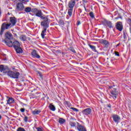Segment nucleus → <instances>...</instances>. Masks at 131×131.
<instances>
[{
    "label": "nucleus",
    "mask_w": 131,
    "mask_h": 131,
    "mask_svg": "<svg viewBox=\"0 0 131 131\" xmlns=\"http://www.w3.org/2000/svg\"><path fill=\"white\" fill-rule=\"evenodd\" d=\"M102 24L104 25V26H106V27H109V28H113L112 23H111L110 21L104 20L103 21Z\"/></svg>",
    "instance_id": "7"
},
{
    "label": "nucleus",
    "mask_w": 131,
    "mask_h": 131,
    "mask_svg": "<svg viewBox=\"0 0 131 131\" xmlns=\"http://www.w3.org/2000/svg\"><path fill=\"white\" fill-rule=\"evenodd\" d=\"M15 50L16 53H17V54H20V53H22V52H23L22 49L20 47L15 48Z\"/></svg>",
    "instance_id": "23"
},
{
    "label": "nucleus",
    "mask_w": 131,
    "mask_h": 131,
    "mask_svg": "<svg viewBox=\"0 0 131 131\" xmlns=\"http://www.w3.org/2000/svg\"><path fill=\"white\" fill-rule=\"evenodd\" d=\"M35 15L37 17H39L41 19L43 17L42 16V12H41V10H38V11H37V13L35 14Z\"/></svg>",
    "instance_id": "19"
},
{
    "label": "nucleus",
    "mask_w": 131,
    "mask_h": 131,
    "mask_svg": "<svg viewBox=\"0 0 131 131\" xmlns=\"http://www.w3.org/2000/svg\"><path fill=\"white\" fill-rule=\"evenodd\" d=\"M83 7H84L85 11H86V8H85V6H84Z\"/></svg>",
    "instance_id": "46"
},
{
    "label": "nucleus",
    "mask_w": 131,
    "mask_h": 131,
    "mask_svg": "<svg viewBox=\"0 0 131 131\" xmlns=\"http://www.w3.org/2000/svg\"><path fill=\"white\" fill-rule=\"evenodd\" d=\"M69 50H70V51H71L73 53H76V52L75 51V50H74V48H73V47L70 48Z\"/></svg>",
    "instance_id": "35"
},
{
    "label": "nucleus",
    "mask_w": 131,
    "mask_h": 131,
    "mask_svg": "<svg viewBox=\"0 0 131 131\" xmlns=\"http://www.w3.org/2000/svg\"><path fill=\"white\" fill-rule=\"evenodd\" d=\"M66 120L63 118H59L58 122L60 123V124H63V123H65Z\"/></svg>",
    "instance_id": "24"
},
{
    "label": "nucleus",
    "mask_w": 131,
    "mask_h": 131,
    "mask_svg": "<svg viewBox=\"0 0 131 131\" xmlns=\"http://www.w3.org/2000/svg\"><path fill=\"white\" fill-rule=\"evenodd\" d=\"M5 37L4 40H11V39H13V34L10 32H6L5 33Z\"/></svg>",
    "instance_id": "6"
},
{
    "label": "nucleus",
    "mask_w": 131,
    "mask_h": 131,
    "mask_svg": "<svg viewBox=\"0 0 131 131\" xmlns=\"http://www.w3.org/2000/svg\"><path fill=\"white\" fill-rule=\"evenodd\" d=\"M24 121L27 122L28 121V117L25 116V118L24 119Z\"/></svg>",
    "instance_id": "37"
},
{
    "label": "nucleus",
    "mask_w": 131,
    "mask_h": 131,
    "mask_svg": "<svg viewBox=\"0 0 131 131\" xmlns=\"http://www.w3.org/2000/svg\"><path fill=\"white\" fill-rule=\"evenodd\" d=\"M3 73H7V75L11 78H15L18 79L19 78V75H20V73L18 72H13L12 71H9V68L7 67H4L2 71Z\"/></svg>",
    "instance_id": "2"
},
{
    "label": "nucleus",
    "mask_w": 131,
    "mask_h": 131,
    "mask_svg": "<svg viewBox=\"0 0 131 131\" xmlns=\"http://www.w3.org/2000/svg\"><path fill=\"white\" fill-rule=\"evenodd\" d=\"M8 100H7V104L10 105V104H13L15 102V100L13 98H10L8 97Z\"/></svg>",
    "instance_id": "18"
},
{
    "label": "nucleus",
    "mask_w": 131,
    "mask_h": 131,
    "mask_svg": "<svg viewBox=\"0 0 131 131\" xmlns=\"http://www.w3.org/2000/svg\"><path fill=\"white\" fill-rule=\"evenodd\" d=\"M16 131H26V130H25V129L22 127H19L17 128Z\"/></svg>",
    "instance_id": "29"
},
{
    "label": "nucleus",
    "mask_w": 131,
    "mask_h": 131,
    "mask_svg": "<svg viewBox=\"0 0 131 131\" xmlns=\"http://www.w3.org/2000/svg\"><path fill=\"white\" fill-rule=\"evenodd\" d=\"M41 19L43 20L41 22L40 25L43 27V30L41 33V36L42 38H45V36L46 35L47 30L49 28V25L50 23H49V18L47 17H42Z\"/></svg>",
    "instance_id": "1"
},
{
    "label": "nucleus",
    "mask_w": 131,
    "mask_h": 131,
    "mask_svg": "<svg viewBox=\"0 0 131 131\" xmlns=\"http://www.w3.org/2000/svg\"><path fill=\"white\" fill-rule=\"evenodd\" d=\"M25 11L26 12V13H30L31 12V8L30 7H27L25 9Z\"/></svg>",
    "instance_id": "26"
},
{
    "label": "nucleus",
    "mask_w": 131,
    "mask_h": 131,
    "mask_svg": "<svg viewBox=\"0 0 131 131\" xmlns=\"http://www.w3.org/2000/svg\"><path fill=\"white\" fill-rule=\"evenodd\" d=\"M112 97L113 98V99H115L117 98V95H118V91H117V89L116 88H113L110 92Z\"/></svg>",
    "instance_id": "4"
},
{
    "label": "nucleus",
    "mask_w": 131,
    "mask_h": 131,
    "mask_svg": "<svg viewBox=\"0 0 131 131\" xmlns=\"http://www.w3.org/2000/svg\"><path fill=\"white\" fill-rule=\"evenodd\" d=\"M107 107H108V108H111V104H107Z\"/></svg>",
    "instance_id": "44"
},
{
    "label": "nucleus",
    "mask_w": 131,
    "mask_h": 131,
    "mask_svg": "<svg viewBox=\"0 0 131 131\" xmlns=\"http://www.w3.org/2000/svg\"><path fill=\"white\" fill-rule=\"evenodd\" d=\"M70 109H71L73 111H75V112H78V111H79L77 108L75 107H71Z\"/></svg>",
    "instance_id": "33"
},
{
    "label": "nucleus",
    "mask_w": 131,
    "mask_h": 131,
    "mask_svg": "<svg viewBox=\"0 0 131 131\" xmlns=\"http://www.w3.org/2000/svg\"><path fill=\"white\" fill-rule=\"evenodd\" d=\"M116 19H118V17H116Z\"/></svg>",
    "instance_id": "50"
},
{
    "label": "nucleus",
    "mask_w": 131,
    "mask_h": 131,
    "mask_svg": "<svg viewBox=\"0 0 131 131\" xmlns=\"http://www.w3.org/2000/svg\"><path fill=\"white\" fill-rule=\"evenodd\" d=\"M11 26H12V25H11L10 24H6V29H10V28H11Z\"/></svg>",
    "instance_id": "30"
},
{
    "label": "nucleus",
    "mask_w": 131,
    "mask_h": 131,
    "mask_svg": "<svg viewBox=\"0 0 131 131\" xmlns=\"http://www.w3.org/2000/svg\"><path fill=\"white\" fill-rule=\"evenodd\" d=\"M70 125H71V126H72L73 127H74L76 126V124L75 123V122H71L70 123Z\"/></svg>",
    "instance_id": "31"
},
{
    "label": "nucleus",
    "mask_w": 131,
    "mask_h": 131,
    "mask_svg": "<svg viewBox=\"0 0 131 131\" xmlns=\"http://www.w3.org/2000/svg\"><path fill=\"white\" fill-rule=\"evenodd\" d=\"M9 21L10 22V24L12 25V26H15L16 25V23H17V18L15 17H10L9 18Z\"/></svg>",
    "instance_id": "9"
},
{
    "label": "nucleus",
    "mask_w": 131,
    "mask_h": 131,
    "mask_svg": "<svg viewBox=\"0 0 131 131\" xmlns=\"http://www.w3.org/2000/svg\"><path fill=\"white\" fill-rule=\"evenodd\" d=\"M19 39H20V40H23V41H26L27 38L26 37V35H21L20 36Z\"/></svg>",
    "instance_id": "22"
},
{
    "label": "nucleus",
    "mask_w": 131,
    "mask_h": 131,
    "mask_svg": "<svg viewBox=\"0 0 131 131\" xmlns=\"http://www.w3.org/2000/svg\"><path fill=\"white\" fill-rule=\"evenodd\" d=\"M20 43L18 41H14L13 42V46L14 48V49H16L17 48L20 47Z\"/></svg>",
    "instance_id": "17"
},
{
    "label": "nucleus",
    "mask_w": 131,
    "mask_h": 131,
    "mask_svg": "<svg viewBox=\"0 0 131 131\" xmlns=\"http://www.w3.org/2000/svg\"><path fill=\"white\" fill-rule=\"evenodd\" d=\"M49 107L50 108V110H51V111H56V107H55L54 105H53L52 103H50Z\"/></svg>",
    "instance_id": "21"
},
{
    "label": "nucleus",
    "mask_w": 131,
    "mask_h": 131,
    "mask_svg": "<svg viewBox=\"0 0 131 131\" xmlns=\"http://www.w3.org/2000/svg\"><path fill=\"white\" fill-rule=\"evenodd\" d=\"M59 24L60 26H64L65 25V23H64V21L62 19H60L59 20Z\"/></svg>",
    "instance_id": "27"
},
{
    "label": "nucleus",
    "mask_w": 131,
    "mask_h": 131,
    "mask_svg": "<svg viewBox=\"0 0 131 131\" xmlns=\"http://www.w3.org/2000/svg\"><path fill=\"white\" fill-rule=\"evenodd\" d=\"M88 46L90 48V49H91L92 51H93V52H95V53H97L96 46L91 45V44H89Z\"/></svg>",
    "instance_id": "20"
},
{
    "label": "nucleus",
    "mask_w": 131,
    "mask_h": 131,
    "mask_svg": "<svg viewBox=\"0 0 131 131\" xmlns=\"http://www.w3.org/2000/svg\"><path fill=\"white\" fill-rule=\"evenodd\" d=\"M8 40H4L3 41L10 48L13 47V43L12 41H7Z\"/></svg>",
    "instance_id": "16"
},
{
    "label": "nucleus",
    "mask_w": 131,
    "mask_h": 131,
    "mask_svg": "<svg viewBox=\"0 0 131 131\" xmlns=\"http://www.w3.org/2000/svg\"><path fill=\"white\" fill-rule=\"evenodd\" d=\"M21 3H27L28 2V0H19Z\"/></svg>",
    "instance_id": "39"
},
{
    "label": "nucleus",
    "mask_w": 131,
    "mask_h": 131,
    "mask_svg": "<svg viewBox=\"0 0 131 131\" xmlns=\"http://www.w3.org/2000/svg\"><path fill=\"white\" fill-rule=\"evenodd\" d=\"M2 115H0V121H1V119H2Z\"/></svg>",
    "instance_id": "49"
},
{
    "label": "nucleus",
    "mask_w": 131,
    "mask_h": 131,
    "mask_svg": "<svg viewBox=\"0 0 131 131\" xmlns=\"http://www.w3.org/2000/svg\"><path fill=\"white\" fill-rule=\"evenodd\" d=\"M38 11V10L36 8H34L31 10L32 13H33L35 15H36Z\"/></svg>",
    "instance_id": "28"
},
{
    "label": "nucleus",
    "mask_w": 131,
    "mask_h": 131,
    "mask_svg": "<svg viewBox=\"0 0 131 131\" xmlns=\"http://www.w3.org/2000/svg\"><path fill=\"white\" fill-rule=\"evenodd\" d=\"M20 111L21 112V113H24V112H25V108H21L20 109Z\"/></svg>",
    "instance_id": "38"
},
{
    "label": "nucleus",
    "mask_w": 131,
    "mask_h": 131,
    "mask_svg": "<svg viewBox=\"0 0 131 131\" xmlns=\"http://www.w3.org/2000/svg\"><path fill=\"white\" fill-rule=\"evenodd\" d=\"M77 25H80V22L79 21H77Z\"/></svg>",
    "instance_id": "43"
},
{
    "label": "nucleus",
    "mask_w": 131,
    "mask_h": 131,
    "mask_svg": "<svg viewBox=\"0 0 131 131\" xmlns=\"http://www.w3.org/2000/svg\"><path fill=\"white\" fill-rule=\"evenodd\" d=\"M33 113L34 115L39 114L40 113V111H34Z\"/></svg>",
    "instance_id": "34"
},
{
    "label": "nucleus",
    "mask_w": 131,
    "mask_h": 131,
    "mask_svg": "<svg viewBox=\"0 0 131 131\" xmlns=\"http://www.w3.org/2000/svg\"><path fill=\"white\" fill-rule=\"evenodd\" d=\"M38 75H39L41 78H42V74H41V73L38 72Z\"/></svg>",
    "instance_id": "41"
},
{
    "label": "nucleus",
    "mask_w": 131,
    "mask_h": 131,
    "mask_svg": "<svg viewBox=\"0 0 131 131\" xmlns=\"http://www.w3.org/2000/svg\"><path fill=\"white\" fill-rule=\"evenodd\" d=\"M77 2H78L79 0H76ZM75 6V0H71L69 2V8L70 9H73Z\"/></svg>",
    "instance_id": "14"
},
{
    "label": "nucleus",
    "mask_w": 131,
    "mask_h": 131,
    "mask_svg": "<svg viewBox=\"0 0 131 131\" xmlns=\"http://www.w3.org/2000/svg\"><path fill=\"white\" fill-rule=\"evenodd\" d=\"M7 26V24L6 23H4L1 26V29L0 31V36H2L4 34L5 30H6V26Z\"/></svg>",
    "instance_id": "12"
},
{
    "label": "nucleus",
    "mask_w": 131,
    "mask_h": 131,
    "mask_svg": "<svg viewBox=\"0 0 131 131\" xmlns=\"http://www.w3.org/2000/svg\"><path fill=\"white\" fill-rule=\"evenodd\" d=\"M31 55L33 58H36L37 59H40V56L37 54L36 50H33L31 52Z\"/></svg>",
    "instance_id": "13"
},
{
    "label": "nucleus",
    "mask_w": 131,
    "mask_h": 131,
    "mask_svg": "<svg viewBox=\"0 0 131 131\" xmlns=\"http://www.w3.org/2000/svg\"><path fill=\"white\" fill-rule=\"evenodd\" d=\"M82 113L83 115H85V116H89V115H91L92 114V108L88 107L83 110Z\"/></svg>",
    "instance_id": "5"
},
{
    "label": "nucleus",
    "mask_w": 131,
    "mask_h": 131,
    "mask_svg": "<svg viewBox=\"0 0 131 131\" xmlns=\"http://www.w3.org/2000/svg\"><path fill=\"white\" fill-rule=\"evenodd\" d=\"M89 15L91 18H95V15L94 14V12H90Z\"/></svg>",
    "instance_id": "32"
},
{
    "label": "nucleus",
    "mask_w": 131,
    "mask_h": 131,
    "mask_svg": "<svg viewBox=\"0 0 131 131\" xmlns=\"http://www.w3.org/2000/svg\"><path fill=\"white\" fill-rule=\"evenodd\" d=\"M100 42L103 46V48H104V49H108L110 46V42H109L107 40L102 39L100 40Z\"/></svg>",
    "instance_id": "3"
},
{
    "label": "nucleus",
    "mask_w": 131,
    "mask_h": 131,
    "mask_svg": "<svg viewBox=\"0 0 131 131\" xmlns=\"http://www.w3.org/2000/svg\"><path fill=\"white\" fill-rule=\"evenodd\" d=\"M82 2L84 4H86V3H88V0H82Z\"/></svg>",
    "instance_id": "42"
},
{
    "label": "nucleus",
    "mask_w": 131,
    "mask_h": 131,
    "mask_svg": "<svg viewBox=\"0 0 131 131\" xmlns=\"http://www.w3.org/2000/svg\"><path fill=\"white\" fill-rule=\"evenodd\" d=\"M120 45V43H118L116 45V47H118V46H119Z\"/></svg>",
    "instance_id": "47"
},
{
    "label": "nucleus",
    "mask_w": 131,
    "mask_h": 131,
    "mask_svg": "<svg viewBox=\"0 0 131 131\" xmlns=\"http://www.w3.org/2000/svg\"><path fill=\"white\" fill-rule=\"evenodd\" d=\"M67 104H68V105H70V103L68 102H67Z\"/></svg>",
    "instance_id": "48"
},
{
    "label": "nucleus",
    "mask_w": 131,
    "mask_h": 131,
    "mask_svg": "<svg viewBox=\"0 0 131 131\" xmlns=\"http://www.w3.org/2000/svg\"><path fill=\"white\" fill-rule=\"evenodd\" d=\"M17 11H23L24 10V5L21 3H18L16 6Z\"/></svg>",
    "instance_id": "11"
},
{
    "label": "nucleus",
    "mask_w": 131,
    "mask_h": 131,
    "mask_svg": "<svg viewBox=\"0 0 131 131\" xmlns=\"http://www.w3.org/2000/svg\"><path fill=\"white\" fill-rule=\"evenodd\" d=\"M78 123V125L77 126V128L78 130L79 131H86V129L85 127L81 124H79V123Z\"/></svg>",
    "instance_id": "15"
},
{
    "label": "nucleus",
    "mask_w": 131,
    "mask_h": 131,
    "mask_svg": "<svg viewBox=\"0 0 131 131\" xmlns=\"http://www.w3.org/2000/svg\"><path fill=\"white\" fill-rule=\"evenodd\" d=\"M112 118L116 123H118L120 121V119H121L120 117L117 115H113Z\"/></svg>",
    "instance_id": "10"
},
{
    "label": "nucleus",
    "mask_w": 131,
    "mask_h": 131,
    "mask_svg": "<svg viewBox=\"0 0 131 131\" xmlns=\"http://www.w3.org/2000/svg\"><path fill=\"white\" fill-rule=\"evenodd\" d=\"M72 13H73V9H70L68 10V14L70 17L72 16Z\"/></svg>",
    "instance_id": "25"
},
{
    "label": "nucleus",
    "mask_w": 131,
    "mask_h": 131,
    "mask_svg": "<svg viewBox=\"0 0 131 131\" xmlns=\"http://www.w3.org/2000/svg\"><path fill=\"white\" fill-rule=\"evenodd\" d=\"M4 65H0V71L1 72H3V70H4Z\"/></svg>",
    "instance_id": "36"
},
{
    "label": "nucleus",
    "mask_w": 131,
    "mask_h": 131,
    "mask_svg": "<svg viewBox=\"0 0 131 131\" xmlns=\"http://www.w3.org/2000/svg\"><path fill=\"white\" fill-rule=\"evenodd\" d=\"M116 28L119 31H122L123 29V25H122V23L121 21H118L116 25Z\"/></svg>",
    "instance_id": "8"
},
{
    "label": "nucleus",
    "mask_w": 131,
    "mask_h": 131,
    "mask_svg": "<svg viewBox=\"0 0 131 131\" xmlns=\"http://www.w3.org/2000/svg\"><path fill=\"white\" fill-rule=\"evenodd\" d=\"M115 56H117L118 57H119V52H118L117 51H115Z\"/></svg>",
    "instance_id": "40"
},
{
    "label": "nucleus",
    "mask_w": 131,
    "mask_h": 131,
    "mask_svg": "<svg viewBox=\"0 0 131 131\" xmlns=\"http://www.w3.org/2000/svg\"><path fill=\"white\" fill-rule=\"evenodd\" d=\"M109 89H110L111 90L112 89H113V86H109Z\"/></svg>",
    "instance_id": "45"
}]
</instances>
